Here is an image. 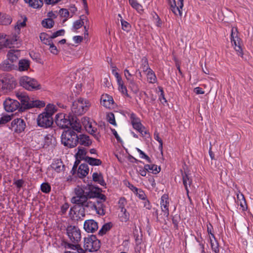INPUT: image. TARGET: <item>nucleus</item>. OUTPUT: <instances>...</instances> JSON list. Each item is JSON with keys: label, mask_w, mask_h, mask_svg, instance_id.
<instances>
[{"label": "nucleus", "mask_w": 253, "mask_h": 253, "mask_svg": "<svg viewBox=\"0 0 253 253\" xmlns=\"http://www.w3.org/2000/svg\"><path fill=\"white\" fill-rule=\"evenodd\" d=\"M24 184V181L21 179L14 180L13 182V184L15 185L16 187L19 189L23 187Z\"/></svg>", "instance_id": "obj_56"}, {"label": "nucleus", "mask_w": 253, "mask_h": 253, "mask_svg": "<svg viewBox=\"0 0 253 253\" xmlns=\"http://www.w3.org/2000/svg\"><path fill=\"white\" fill-rule=\"evenodd\" d=\"M37 122L39 126L45 128L51 126L53 123L52 117L43 112L38 115Z\"/></svg>", "instance_id": "obj_9"}, {"label": "nucleus", "mask_w": 253, "mask_h": 253, "mask_svg": "<svg viewBox=\"0 0 253 253\" xmlns=\"http://www.w3.org/2000/svg\"><path fill=\"white\" fill-rule=\"evenodd\" d=\"M239 33H231V42L233 43L234 48L239 56L243 55L242 49V42L239 36Z\"/></svg>", "instance_id": "obj_14"}, {"label": "nucleus", "mask_w": 253, "mask_h": 253, "mask_svg": "<svg viewBox=\"0 0 253 253\" xmlns=\"http://www.w3.org/2000/svg\"><path fill=\"white\" fill-rule=\"evenodd\" d=\"M58 15V13L56 11H50L47 14L48 19H50L53 20L57 17Z\"/></svg>", "instance_id": "obj_64"}, {"label": "nucleus", "mask_w": 253, "mask_h": 253, "mask_svg": "<svg viewBox=\"0 0 253 253\" xmlns=\"http://www.w3.org/2000/svg\"><path fill=\"white\" fill-rule=\"evenodd\" d=\"M172 12L176 16L181 17L182 15V9L183 7V0H168Z\"/></svg>", "instance_id": "obj_13"}, {"label": "nucleus", "mask_w": 253, "mask_h": 253, "mask_svg": "<svg viewBox=\"0 0 253 253\" xmlns=\"http://www.w3.org/2000/svg\"><path fill=\"white\" fill-rule=\"evenodd\" d=\"M21 42L19 33H0V49L3 47H18Z\"/></svg>", "instance_id": "obj_2"}, {"label": "nucleus", "mask_w": 253, "mask_h": 253, "mask_svg": "<svg viewBox=\"0 0 253 253\" xmlns=\"http://www.w3.org/2000/svg\"><path fill=\"white\" fill-rule=\"evenodd\" d=\"M3 106L6 112H13L19 107L20 103L16 100L7 98L3 102Z\"/></svg>", "instance_id": "obj_15"}, {"label": "nucleus", "mask_w": 253, "mask_h": 253, "mask_svg": "<svg viewBox=\"0 0 253 253\" xmlns=\"http://www.w3.org/2000/svg\"><path fill=\"white\" fill-rule=\"evenodd\" d=\"M124 76L127 81H129L132 79V75L129 72V70L127 69L124 70Z\"/></svg>", "instance_id": "obj_59"}, {"label": "nucleus", "mask_w": 253, "mask_h": 253, "mask_svg": "<svg viewBox=\"0 0 253 253\" xmlns=\"http://www.w3.org/2000/svg\"><path fill=\"white\" fill-rule=\"evenodd\" d=\"M160 206L164 216L168 217L169 215V199L167 194H164L161 198Z\"/></svg>", "instance_id": "obj_17"}, {"label": "nucleus", "mask_w": 253, "mask_h": 253, "mask_svg": "<svg viewBox=\"0 0 253 253\" xmlns=\"http://www.w3.org/2000/svg\"><path fill=\"white\" fill-rule=\"evenodd\" d=\"M71 121L69 116L64 113L57 114L55 117L56 125L62 128L69 127Z\"/></svg>", "instance_id": "obj_12"}, {"label": "nucleus", "mask_w": 253, "mask_h": 253, "mask_svg": "<svg viewBox=\"0 0 253 253\" xmlns=\"http://www.w3.org/2000/svg\"><path fill=\"white\" fill-rule=\"evenodd\" d=\"M92 179L93 181L99 184L101 186L106 185L103 175L101 173L94 172L92 174Z\"/></svg>", "instance_id": "obj_29"}, {"label": "nucleus", "mask_w": 253, "mask_h": 253, "mask_svg": "<svg viewBox=\"0 0 253 253\" xmlns=\"http://www.w3.org/2000/svg\"><path fill=\"white\" fill-rule=\"evenodd\" d=\"M107 120L110 124L113 125L114 126H117L115 116L113 113H111L107 115Z\"/></svg>", "instance_id": "obj_53"}, {"label": "nucleus", "mask_w": 253, "mask_h": 253, "mask_svg": "<svg viewBox=\"0 0 253 253\" xmlns=\"http://www.w3.org/2000/svg\"><path fill=\"white\" fill-rule=\"evenodd\" d=\"M16 97L21 101L22 104L27 108L43 107L45 104L40 100H33L25 92L17 91L15 93Z\"/></svg>", "instance_id": "obj_4"}, {"label": "nucleus", "mask_w": 253, "mask_h": 253, "mask_svg": "<svg viewBox=\"0 0 253 253\" xmlns=\"http://www.w3.org/2000/svg\"><path fill=\"white\" fill-rule=\"evenodd\" d=\"M54 21L50 19L46 18L42 21V26L46 28H51L54 25Z\"/></svg>", "instance_id": "obj_45"}, {"label": "nucleus", "mask_w": 253, "mask_h": 253, "mask_svg": "<svg viewBox=\"0 0 253 253\" xmlns=\"http://www.w3.org/2000/svg\"><path fill=\"white\" fill-rule=\"evenodd\" d=\"M86 152L84 148H78V152L76 154L77 159L80 160H84L85 161V158Z\"/></svg>", "instance_id": "obj_40"}, {"label": "nucleus", "mask_w": 253, "mask_h": 253, "mask_svg": "<svg viewBox=\"0 0 253 253\" xmlns=\"http://www.w3.org/2000/svg\"><path fill=\"white\" fill-rule=\"evenodd\" d=\"M93 121L91 120L89 118L84 117L82 120V124L84 126V128L86 126H87L89 124H90Z\"/></svg>", "instance_id": "obj_60"}, {"label": "nucleus", "mask_w": 253, "mask_h": 253, "mask_svg": "<svg viewBox=\"0 0 253 253\" xmlns=\"http://www.w3.org/2000/svg\"><path fill=\"white\" fill-rule=\"evenodd\" d=\"M112 227V224L111 222H108L104 224L102 228L99 231V235H103L109 231Z\"/></svg>", "instance_id": "obj_42"}, {"label": "nucleus", "mask_w": 253, "mask_h": 253, "mask_svg": "<svg viewBox=\"0 0 253 253\" xmlns=\"http://www.w3.org/2000/svg\"><path fill=\"white\" fill-rule=\"evenodd\" d=\"M182 176L183 184L184 185L185 189L186 191L187 195L188 197H189V190L188 189V186H190V185L192 182V180L191 178H190V177L188 175V174L186 172L182 173Z\"/></svg>", "instance_id": "obj_25"}, {"label": "nucleus", "mask_w": 253, "mask_h": 253, "mask_svg": "<svg viewBox=\"0 0 253 253\" xmlns=\"http://www.w3.org/2000/svg\"><path fill=\"white\" fill-rule=\"evenodd\" d=\"M70 126L73 129V130H75L78 132H80L82 130V126L81 124L75 121L74 123L72 122L71 121V125H70Z\"/></svg>", "instance_id": "obj_49"}, {"label": "nucleus", "mask_w": 253, "mask_h": 253, "mask_svg": "<svg viewBox=\"0 0 253 253\" xmlns=\"http://www.w3.org/2000/svg\"><path fill=\"white\" fill-rule=\"evenodd\" d=\"M63 33H53L52 35H49L46 33H41L40 38L41 41L45 44H50L53 39L59 36H62Z\"/></svg>", "instance_id": "obj_19"}, {"label": "nucleus", "mask_w": 253, "mask_h": 253, "mask_svg": "<svg viewBox=\"0 0 253 253\" xmlns=\"http://www.w3.org/2000/svg\"><path fill=\"white\" fill-rule=\"evenodd\" d=\"M48 45H49V49L51 53L53 54H57L58 53V50L56 47L53 44L52 42H51L50 44Z\"/></svg>", "instance_id": "obj_61"}, {"label": "nucleus", "mask_w": 253, "mask_h": 253, "mask_svg": "<svg viewBox=\"0 0 253 253\" xmlns=\"http://www.w3.org/2000/svg\"><path fill=\"white\" fill-rule=\"evenodd\" d=\"M85 162L89 165L92 166H98L102 164V161L100 159L90 157H86L85 158Z\"/></svg>", "instance_id": "obj_33"}, {"label": "nucleus", "mask_w": 253, "mask_h": 253, "mask_svg": "<svg viewBox=\"0 0 253 253\" xmlns=\"http://www.w3.org/2000/svg\"><path fill=\"white\" fill-rule=\"evenodd\" d=\"M128 83V87L134 93H136L139 90V87L137 84L133 79L127 81Z\"/></svg>", "instance_id": "obj_43"}, {"label": "nucleus", "mask_w": 253, "mask_h": 253, "mask_svg": "<svg viewBox=\"0 0 253 253\" xmlns=\"http://www.w3.org/2000/svg\"><path fill=\"white\" fill-rule=\"evenodd\" d=\"M17 66L8 60H5L0 64V68L3 71H10L13 69H15Z\"/></svg>", "instance_id": "obj_23"}, {"label": "nucleus", "mask_w": 253, "mask_h": 253, "mask_svg": "<svg viewBox=\"0 0 253 253\" xmlns=\"http://www.w3.org/2000/svg\"><path fill=\"white\" fill-rule=\"evenodd\" d=\"M136 150L139 153L140 158L145 159L148 163L151 162L150 158L143 151L138 148H136Z\"/></svg>", "instance_id": "obj_51"}, {"label": "nucleus", "mask_w": 253, "mask_h": 253, "mask_svg": "<svg viewBox=\"0 0 253 253\" xmlns=\"http://www.w3.org/2000/svg\"><path fill=\"white\" fill-rule=\"evenodd\" d=\"M145 169L148 170V171H151L153 173L157 174L160 171V168L158 167L155 165H145Z\"/></svg>", "instance_id": "obj_41"}, {"label": "nucleus", "mask_w": 253, "mask_h": 253, "mask_svg": "<svg viewBox=\"0 0 253 253\" xmlns=\"http://www.w3.org/2000/svg\"><path fill=\"white\" fill-rule=\"evenodd\" d=\"M61 139L62 143L68 148H74L78 144V135L72 129L64 131Z\"/></svg>", "instance_id": "obj_6"}, {"label": "nucleus", "mask_w": 253, "mask_h": 253, "mask_svg": "<svg viewBox=\"0 0 253 253\" xmlns=\"http://www.w3.org/2000/svg\"><path fill=\"white\" fill-rule=\"evenodd\" d=\"M85 129L88 133L93 135L96 139H98V134L97 133V128L94 122H92L87 126H86Z\"/></svg>", "instance_id": "obj_27"}, {"label": "nucleus", "mask_w": 253, "mask_h": 253, "mask_svg": "<svg viewBox=\"0 0 253 253\" xmlns=\"http://www.w3.org/2000/svg\"><path fill=\"white\" fill-rule=\"evenodd\" d=\"M30 67V62L27 59H21L18 63V69L20 71L28 70Z\"/></svg>", "instance_id": "obj_32"}, {"label": "nucleus", "mask_w": 253, "mask_h": 253, "mask_svg": "<svg viewBox=\"0 0 253 253\" xmlns=\"http://www.w3.org/2000/svg\"><path fill=\"white\" fill-rule=\"evenodd\" d=\"M91 188L92 187L89 185L77 186L74 189L76 195L72 198L71 202L80 205L85 202L87 199L96 197L98 194L93 191Z\"/></svg>", "instance_id": "obj_1"}, {"label": "nucleus", "mask_w": 253, "mask_h": 253, "mask_svg": "<svg viewBox=\"0 0 253 253\" xmlns=\"http://www.w3.org/2000/svg\"><path fill=\"white\" fill-rule=\"evenodd\" d=\"M16 85V80L11 75L4 74L0 76V89L4 93L11 91Z\"/></svg>", "instance_id": "obj_5"}, {"label": "nucleus", "mask_w": 253, "mask_h": 253, "mask_svg": "<svg viewBox=\"0 0 253 253\" xmlns=\"http://www.w3.org/2000/svg\"><path fill=\"white\" fill-rule=\"evenodd\" d=\"M12 22L10 16L6 14H2L0 16V23L2 25H9Z\"/></svg>", "instance_id": "obj_39"}, {"label": "nucleus", "mask_w": 253, "mask_h": 253, "mask_svg": "<svg viewBox=\"0 0 253 253\" xmlns=\"http://www.w3.org/2000/svg\"><path fill=\"white\" fill-rule=\"evenodd\" d=\"M147 81L149 83L154 84L157 82V78L155 73L151 69L146 72Z\"/></svg>", "instance_id": "obj_34"}, {"label": "nucleus", "mask_w": 253, "mask_h": 253, "mask_svg": "<svg viewBox=\"0 0 253 253\" xmlns=\"http://www.w3.org/2000/svg\"><path fill=\"white\" fill-rule=\"evenodd\" d=\"M26 20L27 18L26 17H25L23 20H18L16 25L15 26V30L18 31L22 30L24 27H26Z\"/></svg>", "instance_id": "obj_47"}, {"label": "nucleus", "mask_w": 253, "mask_h": 253, "mask_svg": "<svg viewBox=\"0 0 253 253\" xmlns=\"http://www.w3.org/2000/svg\"><path fill=\"white\" fill-rule=\"evenodd\" d=\"M84 247L85 251L89 252H94L99 249L100 243L95 236L92 235L84 238Z\"/></svg>", "instance_id": "obj_8"}, {"label": "nucleus", "mask_w": 253, "mask_h": 253, "mask_svg": "<svg viewBox=\"0 0 253 253\" xmlns=\"http://www.w3.org/2000/svg\"><path fill=\"white\" fill-rule=\"evenodd\" d=\"M25 127V123L23 119L21 118L15 119L11 123V129L17 133L23 131Z\"/></svg>", "instance_id": "obj_16"}, {"label": "nucleus", "mask_w": 253, "mask_h": 253, "mask_svg": "<svg viewBox=\"0 0 253 253\" xmlns=\"http://www.w3.org/2000/svg\"><path fill=\"white\" fill-rule=\"evenodd\" d=\"M140 68L142 70L143 72L145 73L151 69L149 67L147 59L145 57H143L141 60Z\"/></svg>", "instance_id": "obj_37"}, {"label": "nucleus", "mask_w": 253, "mask_h": 253, "mask_svg": "<svg viewBox=\"0 0 253 253\" xmlns=\"http://www.w3.org/2000/svg\"><path fill=\"white\" fill-rule=\"evenodd\" d=\"M90 105L91 104L89 100L80 98L73 102L71 111L75 115H82L89 109Z\"/></svg>", "instance_id": "obj_3"}, {"label": "nucleus", "mask_w": 253, "mask_h": 253, "mask_svg": "<svg viewBox=\"0 0 253 253\" xmlns=\"http://www.w3.org/2000/svg\"><path fill=\"white\" fill-rule=\"evenodd\" d=\"M210 243L212 252H214L215 253H218L219 250V245L217 241L216 240H212L211 239Z\"/></svg>", "instance_id": "obj_48"}, {"label": "nucleus", "mask_w": 253, "mask_h": 253, "mask_svg": "<svg viewBox=\"0 0 253 253\" xmlns=\"http://www.w3.org/2000/svg\"><path fill=\"white\" fill-rule=\"evenodd\" d=\"M66 231L68 236L72 242L78 243L81 240V231L78 227L70 225L67 227Z\"/></svg>", "instance_id": "obj_11"}, {"label": "nucleus", "mask_w": 253, "mask_h": 253, "mask_svg": "<svg viewBox=\"0 0 253 253\" xmlns=\"http://www.w3.org/2000/svg\"><path fill=\"white\" fill-rule=\"evenodd\" d=\"M117 69H118L116 66H112V74L115 77L116 80L122 77L121 76V75L119 74V73L117 72Z\"/></svg>", "instance_id": "obj_57"}, {"label": "nucleus", "mask_w": 253, "mask_h": 253, "mask_svg": "<svg viewBox=\"0 0 253 253\" xmlns=\"http://www.w3.org/2000/svg\"><path fill=\"white\" fill-rule=\"evenodd\" d=\"M96 205L97 203L95 204L94 202L88 200V199H87L85 202H84L82 204H80V205L89 208L91 209V210L94 211L95 209L96 208Z\"/></svg>", "instance_id": "obj_46"}, {"label": "nucleus", "mask_w": 253, "mask_h": 253, "mask_svg": "<svg viewBox=\"0 0 253 253\" xmlns=\"http://www.w3.org/2000/svg\"><path fill=\"white\" fill-rule=\"evenodd\" d=\"M116 81L118 85V90L119 91L121 92L123 95L127 97H129V95L127 93V88L124 84V82L122 79V78L121 77L117 79Z\"/></svg>", "instance_id": "obj_24"}, {"label": "nucleus", "mask_w": 253, "mask_h": 253, "mask_svg": "<svg viewBox=\"0 0 253 253\" xmlns=\"http://www.w3.org/2000/svg\"><path fill=\"white\" fill-rule=\"evenodd\" d=\"M83 24V22L81 20H77L74 23L73 27L75 30H78L81 28Z\"/></svg>", "instance_id": "obj_63"}, {"label": "nucleus", "mask_w": 253, "mask_h": 253, "mask_svg": "<svg viewBox=\"0 0 253 253\" xmlns=\"http://www.w3.org/2000/svg\"><path fill=\"white\" fill-rule=\"evenodd\" d=\"M51 168L57 172H60L63 170L64 166L61 161L56 160L53 161L50 166Z\"/></svg>", "instance_id": "obj_28"}, {"label": "nucleus", "mask_w": 253, "mask_h": 253, "mask_svg": "<svg viewBox=\"0 0 253 253\" xmlns=\"http://www.w3.org/2000/svg\"><path fill=\"white\" fill-rule=\"evenodd\" d=\"M29 5L34 8H41L43 5L42 0H24Z\"/></svg>", "instance_id": "obj_30"}, {"label": "nucleus", "mask_w": 253, "mask_h": 253, "mask_svg": "<svg viewBox=\"0 0 253 253\" xmlns=\"http://www.w3.org/2000/svg\"><path fill=\"white\" fill-rule=\"evenodd\" d=\"M238 203L242 208L243 211L247 209V205L244 195L242 194H237Z\"/></svg>", "instance_id": "obj_38"}, {"label": "nucleus", "mask_w": 253, "mask_h": 253, "mask_svg": "<svg viewBox=\"0 0 253 253\" xmlns=\"http://www.w3.org/2000/svg\"><path fill=\"white\" fill-rule=\"evenodd\" d=\"M121 211L123 212L124 216L122 217V221L126 222L129 220V214L127 212L126 210L124 208H122Z\"/></svg>", "instance_id": "obj_55"}, {"label": "nucleus", "mask_w": 253, "mask_h": 253, "mask_svg": "<svg viewBox=\"0 0 253 253\" xmlns=\"http://www.w3.org/2000/svg\"><path fill=\"white\" fill-rule=\"evenodd\" d=\"M41 191L44 193H49L51 191V186L48 183L44 182L41 185Z\"/></svg>", "instance_id": "obj_50"}, {"label": "nucleus", "mask_w": 253, "mask_h": 253, "mask_svg": "<svg viewBox=\"0 0 253 253\" xmlns=\"http://www.w3.org/2000/svg\"><path fill=\"white\" fill-rule=\"evenodd\" d=\"M101 104L108 109H111L114 107V101L113 97L108 94H103L100 98Z\"/></svg>", "instance_id": "obj_18"}, {"label": "nucleus", "mask_w": 253, "mask_h": 253, "mask_svg": "<svg viewBox=\"0 0 253 253\" xmlns=\"http://www.w3.org/2000/svg\"><path fill=\"white\" fill-rule=\"evenodd\" d=\"M78 143L84 146H89L92 144V141L89 137L86 134H80L78 135Z\"/></svg>", "instance_id": "obj_22"}, {"label": "nucleus", "mask_w": 253, "mask_h": 253, "mask_svg": "<svg viewBox=\"0 0 253 253\" xmlns=\"http://www.w3.org/2000/svg\"><path fill=\"white\" fill-rule=\"evenodd\" d=\"M11 120V117L8 115H5L0 118V125L5 124Z\"/></svg>", "instance_id": "obj_54"}, {"label": "nucleus", "mask_w": 253, "mask_h": 253, "mask_svg": "<svg viewBox=\"0 0 253 253\" xmlns=\"http://www.w3.org/2000/svg\"><path fill=\"white\" fill-rule=\"evenodd\" d=\"M94 211H95L96 213L100 215H104L105 214V211L103 204L101 202L98 201H97V205Z\"/></svg>", "instance_id": "obj_35"}, {"label": "nucleus", "mask_w": 253, "mask_h": 253, "mask_svg": "<svg viewBox=\"0 0 253 253\" xmlns=\"http://www.w3.org/2000/svg\"><path fill=\"white\" fill-rule=\"evenodd\" d=\"M20 56V51L19 50L10 49L7 54V59L13 63L17 62Z\"/></svg>", "instance_id": "obj_21"}, {"label": "nucleus", "mask_w": 253, "mask_h": 253, "mask_svg": "<svg viewBox=\"0 0 253 253\" xmlns=\"http://www.w3.org/2000/svg\"><path fill=\"white\" fill-rule=\"evenodd\" d=\"M89 172V168L87 164H81L78 169V175L79 177H85Z\"/></svg>", "instance_id": "obj_26"}, {"label": "nucleus", "mask_w": 253, "mask_h": 253, "mask_svg": "<svg viewBox=\"0 0 253 253\" xmlns=\"http://www.w3.org/2000/svg\"><path fill=\"white\" fill-rule=\"evenodd\" d=\"M57 111V108L53 104H47L44 108V113H46L47 115L52 117L53 115Z\"/></svg>", "instance_id": "obj_31"}, {"label": "nucleus", "mask_w": 253, "mask_h": 253, "mask_svg": "<svg viewBox=\"0 0 253 253\" xmlns=\"http://www.w3.org/2000/svg\"><path fill=\"white\" fill-rule=\"evenodd\" d=\"M130 5L138 12L141 13L143 11V7L139 4L136 0H128Z\"/></svg>", "instance_id": "obj_36"}, {"label": "nucleus", "mask_w": 253, "mask_h": 253, "mask_svg": "<svg viewBox=\"0 0 253 253\" xmlns=\"http://www.w3.org/2000/svg\"><path fill=\"white\" fill-rule=\"evenodd\" d=\"M135 194L137 195V196L139 199L142 200L146 199V195L144 192L142 191L141 189H138V191L137 192H136Z\"/></svg>", "instance_id": "obj_62"}, {"label": "nucleus", "mask_w": 253, "mask_h": 253, "mask_svg": "<svg viewBox=\"0 0 253 253\" xmlns=\"http://www.w3.org/2000/svg\"><path fill=\"white\" fill-rule=\"evenodd\" d=\"M84 228L88 233H93L98 228L97 223L93 219L86 220L84 221Z\"/></svg>", "instance_id": "obj_20"}, {"label": "nucleus", "mask_w": 253, "mask_h": 253, "mask_svg": "<svg viewBox=\"0 0 253 253\" xmlns=\"http://www.w3.org/2000/svg\"><path fill=\"white\" fill-rule=\"evenodd\" d=\"M154 139L157 140L159 143V149L162 151L163 149V141L162 139L159 137V134L158 132L155 131L154 134Z\"/></svg>", "instance_id": "obj_52"}, {"label": "nucleus", "mask_w": 253, "mask_h": 253, "mask_svg": "<svg viewBox=\"0 0 253 253\" xmlns=\"http://www.w3.org/2000/svg\"><path fill=\"white\" fill-rule=\"evenodd\" d=\"M130 120L133 128L141 133L142 135L144 136L147 134L146 128L141 123L140 119L134 113H131L130 115Z\"/></svg>", "instance_id": "obj_10"}, {"label": "nucleus", "mask_w": 253, "mask_h": 253, "mask_svg": "<svg viewBox=\"0 0 253 253\" xmlns=\"http://www.w3.org/2000/svg\"><path fill=\"white\" fill-rule=\"evenodd\" d=\"M59 14L61 17L64 18L63 21H65L68 18L71 17L69 11L67 9H61L59 11Z\"/></svg>", "instance_id": "obj_44"}, {"label": "nucleus", "mask_w": 253, "mask_h": 253, "mask_svg": "<svg viewBox=\"0 0 253 253\" xmlns=\"http://www.w3.org/2000/svg\"><path fill=\"white\" fill-rule=\"evenodd\" d=\"M19 83L21 86L30 91L41 88L40 84L36 80L28 76L22 77L20 79Z\"/></svg>", "instance_id": "obj_7"}, {"label": "nucleus", "mask_w": 253, "mask_h": 253, "mask_svg": "<svg viewBox=\"0 0 253 253\" xmlns=\"http://www.w3.org/2000/svg\"><path fill=\"white\" fill-rule=\"evenodd\" d=\"M78 244H72L71 243H67L65 244V247L66 249L72 250L74 251H76L78 248Z\"/></svg>", "instance_id": "obj_58"}]
</instances>
